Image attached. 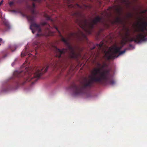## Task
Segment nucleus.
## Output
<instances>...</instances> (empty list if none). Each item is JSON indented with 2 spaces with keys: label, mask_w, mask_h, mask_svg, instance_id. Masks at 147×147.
Segmentation results:
<instances>
[{
  "label": "nucleus",
  "mask_w": 147,
  "mask_h": 147,
  "mask_svg": "<svg viewBox=\"0 0 147 147\" xmlns=\"http://www.w3.org/2000/svg\"><path fill=\"white\" fill-rule=\"evenodd\" d=\"M128 16L129 17H131V16L132 14L131 13H129L128 14Z\"/></svg>",
  "instance_id": "393cba45"
},
{
  "label": "nucleus",
  "mask_w": 147,
  "mask_h": 147,
  "mask_svg": "<svg viewBox=\"0 0 147 147\" xmlns=\"http://www.w3.org/2000/svg\"><path fill=\"white\" fill-rule=\"evenodd\" d=\"M123 20L119 17L117 18L115 20V22L118 24H121L123 23Z\"/></svg>",
  "instance_id": "f8f14e48"
},
{
  "label": "nucleus",
  "mask_w": 147,
  "mask_h": 147,
  "mask_svg": "<svg viewBox=\"0 0 147 147\" xmlns=\"http://www.w3.org/2000/svg\"><path fill=\"white\" fill-rule=\"evenodd\" d=\"M95 48H96V47L94 46L91 49V50L94 49H95Z\"/></svg>",
  "instance_id": "c85d7f7f"
},
{
  "label": "nucleus",
  "mask_w": 147,
  "mask_h": 147,
  "mask_svg": "<svg viewBox=\"0 0 147 147\" xmlns=\"http://www.w3.org/2000/svg\"><path fill=\"white\" fill-rule=\"evenodd\" d=\"M102 18L98 16L93 20L92 22H88L86 20L80 24L81 28L87 33L91 34L94 26L97 25L98 22H100Z\"/></svg>",
  "instance_id": "39448f33"
},
{
  "label": "nucleus",
  "mask_w": 147,
  "mask_h": 147,
  "mask_svg": "<svg viewBox=\"0 0 147 147\" xmlns=\"http://www.w3.org/2000/svg\"><path fill=\"white\" fill-rule=\"evenodd\" d=\"M128 41L129 42L134 41L135 42L138 43L142 41H145L147 40V38L142 34H138L135 37L130 38L129 37L127 38Z\"/></svg>",
  "instance_id": "0eeeda50"
},
{
  "label": "nucleus",
  "mask_w": 147,
  "mask_h": 147,
  "mask_svg": "<svg viewBox=\"0 0 147 147\" xmlns=\"http://www.w3.org/2000/svg\"><path fill=\"white\" fill-rule=\"evenodd\" d=\"M109 83L111 85H113L115 83V82L113 80H110L109 81Z\"/></svg>",
  "instance_id": "6ab92c4d"
},
{
  "label": "nucleus",
  "mask_w": 147,
  "mask_h": 147,
  "mask_svg": "<svg viewBox=\"0 0 147 147\" xmlns=\"http://www.w3.org/2000/svg\"><path fill=\"white\" fill-rule=\"evenodd\" d=\"M104 45V43L103 42H101L99 44L96 45V46L98 47V50L99 51L101 49L103 46Z\"/></svg>",
  "instance_id": "4468645a"
},
{
  "label": "nucleus",
  "mask_w": 147,
  "mask_h": 147,
  "mask_svg": "<svg viewBox=\"0 0 147 147\" xmlns=\"http://www.w3.org/2000/svg\"><path fill=\"white\" fill-rule=\"evenodd\" d=\"M35 46H36V47H35V48H35V51H36V50L38 49H39L40 48V46L39 44H36Z\"/></svg>",
  "instance_id": "aec40b11"
},
{
  "label": "nucleus",
  "mask_w": 147,
  "mask_h": 147,
  "mask_svg": "<svg viewBox=\"0 0 147 147\" xmlns=\"http://www.w3.org/2000/svg\"><path fill=\"white\" fill-rule=\"evenodd\" d=\"M13 4V3L12 2H11L10 3H9V4L10 5H11Z\"/></svg>",
  "instance_id": "c756f323"
},
{
  "label": "nucleus",
  "mask_w": 147,
  "mask_h": 147,
  "mask_svg": "<svg viewBox=\"0 0 147 147\" xmlns=\"http://www.w3.org/2000/svg\"><path fill=\"white\" fill-rule=\"evenodd\" d=\"M125 36L126 38H128L130 36V30L128 28H125Z\"/></svg>",
  "instance_id": "9b49d317"
},
{
  "label": "nucleus",
  "mask_w": 147,
  "mask_h": 147,
  "mask_svg": "<svg viewBox=\"0 0 147 147\" xmlns=\"http://www.w3.org/2000/svg\"><path fill=\"white\" fill-rule=\"evenodd\" d=\"M26 48L25 49H24V50L22 51V52L21 54V56L22 57L26 56L27 54V53L26 52Z\"/></svg>",
  "instance_id": "2eb2a0df"
},
{
  "label": "nucleus",
  "mask_w": 147,
  "mask_h": 147,
  "mask_svg": "<svg viewBox=\"0 0 147 147\" xmlns=\"http://www.w3.org/2000/svg\"><path fill=\"white\" fill-rule=\"evenodd\" d=\"M36 15L32 14V15L28 16L27 17L28 19L31 22L30 28L32 30V32L33 34L34 33L35 31L32 28V27H34L37 29L38 33L40 32L41 31L40 25L36 24L34 22L35 18L34 16H36Z\"/></svg>",
  "instance_id": "423d86ee"
},
{
  "label": "nucleus",
  "mask_w": 147,
  "mask_h": 147,
  "mask_svg": "<svg viewBox=\"0 0 147 147\" xmlns=\"http://www.w3.org/2000/svg\"><path fill=\"white\" fill-rule=\"evenodd\" d=\"M136 31L137 32H140V34H142L145 37L144 34L145 32H147L146 28L140 25V27L138 29L136 30Z\"/></svg>",
  "instance_id": "1a4fd4ad"
},
{
  "label": "nucleus",
  "mask_w": 147,
  "mask_h": 147,
  "mask_svg": "<svg viewBox=\"0 0 147 147\" xmlns=\"http://www.w3.org/2000/svg\"><path fill=\"white\" fill-rule=\"evenodd\" d=\"M4 24L6 26V31L9 30L10 28V26L8 22H4Z\"/></svg>",
  "instance_id": "dca6fc26"
},
{
  "label": "nucleus",
  "mask_w": 147,
  "mask_h": 147,
  "mask_svg": "<svg viewBox=\"0 0 147 147\" xmlns=\"http://www.w3.org/2000/svg\"><path fill=\"white\" fill-rule=\"evenodd\" d=\"M49 66H47L44 69L45 67H36L35 69V72L33 75V76L31 77V71L29 69H30L28 68H26L25 71H16L14 73V76L20 78L23 77L25 76L28 78L26 79L27 81H32L35 79L34 81L35 82L43 74L46 72Z\"/></svg>",
  "instance_id": "f03ea898"
},
{
  "label": "nucleus",
  "mask_w": 147,
  "mask_h": 147,
  "mask_svg": "<svg viewBox=\"0 0 147 147\" xmlns=\"http://www.w3.org/2000/svg\"><path fill=\"white\" fill-rule=\"evenodd\" d=\"M106 66H107L106 64L104 63L103 64V65L102 66L101 69H103Z\"/></svg>",
  "instance_id": "412c9836"
},
{
  "label": "nucleus",
  "mask_w": 147,
  "mask_h": 147,
  "mask_svg": "<svg viewBox=\"0 0 147 147\" xmlns=\"http://www.w3.org/2000/svg\"><path fill=\"white\" fill-rule=\"evenodd\" d=\"M34 82H33L32 83H34Z\"/></svg>",
  "instance_id": "473e14b6"
},
{
  "label": "nucleus",
  "mask_w": 147,
  "mask_h": 147,
  "mask_svg": "<svg viewBox=\"0 0 147 147\" xmlns=\"http://www.w3.org/2000/svg\"><path fill=\"white\" fill-rule=\"evenodd\" d=\"M78 32H71L68 35V39L73 40L74 39H80L81 36L86 37L82 31H79Z\"/></svg>",
  "instance_id": "6e6552de"
},
{
  "label": "nucleus",
  "mask_w": 147,
  "mask_h": 147,
  "mask_svg": "<svg viewBox=\"0 0 147 147\" xmlns=\"http://www.w3.org/2000/svg\"><path fill=\"white\" fill-rule=\"evenodd\" d=\"M76 5H77V7H78L82 9V7L81 6H80V5L78 4L77 3V4H76Z\"/></svg>",
  "instance_id": "b1692460"
},
{
  "label": "nucleus",
  "mask_w": 147,
  "mask_h": 147,
  "mask_svg": "<svg viewBox=\"0 0 147 147\" xmlns=\"http://www.w3.org/2000/svg\"><path fill=\"white\" fill-rule=\"evenodd\" d=\"M4 43V42L3 41L2 38H0V45H1L2 44Z\"/></svg>",
  "instance_id": "4be33fe9"
},
{
  "label": "nucleus",
  "mask_w": 147,
  "mask_h": 147,
  "mask_svg": "<svg viewBox=\"0 0 147 147\" xmlns=\"http://www.w3.org/2000/svg\"><path fill=\"white\" fill-rule=\"evenodd\" d=\"M44 17L46 18V19L47 20H51V19L50 17L47 15L45 14L44 15Z\"/></svg>",
  "instance_id": "a211bd4d"
},
{
  "label": "nucleus",
  "mask_w": 147,
  "mask_h": 147,
  "mask_svg": "<svg viewBox=\"0 0 147 147\" xmlns=\"http://www.w3.org/2000/svg\"><path fill=\"white\" fill-rule=\"evenodd\" d=\"M68 0V2H69L70 0Z\"/></svg>",
  "instance_id": "2f4dec72"
},
{
  "label": "nucleus",
  "mask_w": 147,
  "mask_h": 147,
  "mask_svg": "<svg viewBox=\"0 0 147 147\" xmlns=\"http://www.w3.org/2000/svg\"><path fill=\"white\" fill-rule=\"evenodd\" d=\"M3 2V1L2 0L1 1V2H0V6L2 4Z\"/></svg>",
  "instance_id": "cd10ccee"
},
{
  "label": "nucleus",
  "mask_w": 147,
  "mask_h": 147,
  "mask_svg": "<svg viewBox=\"0 0 147 147\" xmlns=\"http://www.w3.org/2000/svg\"><path fill=\"white\" fill-rule=\"evenodd\" d=\"M42 24L43 26H46V29L48 31V32H50V26L46 22H44L42 23Z\"/></svg>",
  "instance_id": "ddd939ff"
},
{
  "label": "nucleus",
  "mask_w": 147,
  "mask_h": 147,
  "mask_svg": "<svg viewBox=\"0 0 147 147\" xmlns=\"http://www.w3.org/2000/svg\"><path fill=\"white\" fill-rule=\"evenodd\" d=\"M96 64H97V65L98 66H100L101 65L100 64L99 62H97L96 63Z\"/></svg>",
  "instance_id": "bb28decb"
},
{
  "label": "nucleus",
  "mask_w": 147,
  "mask_h": 147,
  "mask_svg": "<svg viewBox=\"0 0 147 147\" xmlns=\"http://www.w3.org/2000/svg\"><path fill=\"white\" fill-rule=\"evenodd\" d=\"M147 11V10H144L141 11V13H146Z\"/></svg>",
  "instance_id": "5701e85b"
},
{
  "label": "nucleus",
  "mask_w": 147,
  "mask_h": 147,
  "mask_svg": "<svg viewBox=\"0 0 147 147\" xmlns=\"http://www.w3.org/2000/svg\"><path fill=\"white\" fill-rule=\"evenodd\" d=\"M101 68H94L91 73L92 77L87 83L82 86L77 85L75 84H71L69 89L72 90L75 96L80 95L86 92L87 89L93 86V82L99 83L103 84L107 82L109 80L110 70L106 69L101 71Z\"/></svg>",
  "instance_id": "f257e3e1"
},
{
  "label": "nucleus",
  "mask_w": 147,
  "mask_h": 147,
  "mask_svg": "<svg viewBox=\"0 0 147 147\" xmlns=\"http://www.w3.org/2000/svg\"><path fill=\"white\" fill-rule=\"evenodd\" d=\"M55 28L58 32L59 36L61 37V40L65 43L67 47L66 49H63L62 50H60L56 47H55V56L56 57L59 59L62 57L66 52L68 51L69 56L70 58L77 59L78 57V54L75 52L74 48L70 45L68 40L66 39L62 36L57 27H55Z\"/></svg>",
  "instance_id": "7ed1b4c3"
},
{
  "label": "nucleus",
  "mask_w": 147,
  "mask_h": 147,
  "mask_svg": "<svg viewBox=\"0 0 147 147\" xmlns=\"http://www.w3.org/2000/svg\"><path fill=\"white\" fill-rule=\"evenodd\" d=\"M36 7V5L35 3H33L32 6H29V8L30 9V11L32 13L33 15H36V12L35 11V9Z\"/></svg>",
  "instance_id": "9d476101"
},
{
  "label": "nucleus",
  "mask_w": 147,
  "mask_h": 147,
  "mask_svg": "<svg viewBox=\"0 0 147 147\" xmlns=\"http://www.w3.org/2000/svg\"><path fill=\"white\" fill-rule=\"evenodd\" d=\"M146 33L147 34V32H146Z\"/></svg>",
  "instance_id": "72a5a7b5"
},
{
  "label": "nucleus",
  "mask_w": 147,
  "mask_h": 147,
  "mask_svg": "<svg viewBox=\"0 0 147 147\" xmlns=\"http://www.w3.org/2000/svg\"><path fill=\"white\" fill-rule=\"evenodd\" d=\"M128 0H122V1L124 3H126L128 1Z\"/></svg>",
  "instance_id": "a878e982"
},
{
  "label": "nucleus",
  "mask_w": 147,
  "mask_h": 147,
  "mask_svg": "<svg viewBox=\"0 0 147 147\" xmlns=\"http://www.w3.org/2000/svg\"><path fill=\"white\" fill-rule=\"evenodd\" d=\"M123 46L122 45L119 46L114 45L112 47H110L108 51H104V57L108 60L113 59L118 57L119 55L125 52L126 49L123 51H121Z\"/></svg>",
  "instance_id": "20e7f679"
},
{
  "label": "nucleus",
  "mask_w": 147,
  "mask_h": 147,
  "mask_svg": "<svg viewBox=\"0 0 147 147\" xmlns=\"http://www.w3.org/2000/svg\"><path fill=\"white\" fill-rule=\"evenodd\" d=\"M140 25L146 28L147 26V22H141Z\"/></svg>",
  "instance_id": "f3484780"
},
{
  "label": "nucleus",
  "mask_w": 147,
  "mask_h": 147,
  "mask_svg": "<svg viewBox=\"0 0 147 147\" xmlns=\"http://www.w3.org/2000/svg\"><path fill=\"white\" fill-rule=\"evenodd\" d=\"M24 64H23V67H24Z\"/></svg>",
  "instance_id": "7c9ffc66"
}]
</instances>
